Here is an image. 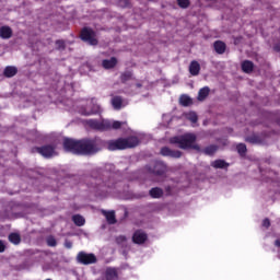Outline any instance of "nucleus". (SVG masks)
Masks as SVG:
<instances>
[{"label": "nucleus", "instance_id": "obj_1", "mask_svg": "<svg viewBox=\"0 0 280 280\" xmlns=\"http://www.w3.org/2000/svg\"><path fill=\"white\" fill-rule=\"evenodd\" d=\"M104 147V140L101 138L84 139L75 141L73 139L66 138L63 140V148L66 152H72V154H96Z\"/></svg>", "mask_w": 280, "mask_h": 280}, {"label": "nucleus", "instance_id": "obj_2", "mask_svg": "<svg viewBox=\"0 0 280 280\" xmlns=\"http://www.w3.org/2000/svg\"><path fill=\"white\" fill-rule=\"evenodd\" d=\"M139 145V138L129 137V138H118L116 140H108L106 142L103 141V148H107L110 152H115L117 150H128L130 148H137Z\"/></svg>", "mask_w": 280, "mask_h": 280}, {"label": "nucleus", "instance_id": "obj_3", "mask_svg": "<svg viewBox=\"0 0 280 280\" xmlns=\"http://www.w3.org/2000/svg\"><path fill=\"white\" fill-rule=\"evenodd\" d=\"M170 143H173L180 148V150H200V147L196 143V135L195 133H185L183 136H176L170 139Z\"/></svg>", "mask_w": 280, "mask_h": 280}, {"label": "nucleus", "instance_id": "obj_4", "mask_svg": "<svg viewBox=\"0 0 280 280\" xmlns=\"http://www.w3.org/2000/svg\"><path fill=\"white\" fill-rule=\"evenodd\" d=\"M117 187V184L115 183V179H108L103 185L98 187V191H101V196L103 198H106V196H110V194H115V188Z\"/></svg>", "mask_w": 280, "mask_h": 280}, {"label": "nucleus", "instance_id": "obj_5", "mask_svg": "<svg viewBox=\"0 0 280 280\" xmlns=\"http://www.w3.org/2000/svg\"><path fill=\"white\" fill-rule=\"evenodd\" d=\"M77 261L83 266H89L91 264L97 262V257L94 254H86L85 252H80L77 256Z\"/></svg>", "mask_w": 280, "mask_h": 280}, {"label": "nucleus", "instance_id": "obj_6", "mask_svg": "<svg viewBox=\"0 0 280 280\" xmlns=\"http://www.w3.org/2000/svg\"><path fill=\"white\" fill-rule=\"evenodd\" d=\"M88 126L90 128H93L94 130H108L110 128V120H95L90 119L88 120Z\"/></svg>", "mask_w": 280, "mask_h": 280}, {"label": "nucleus", "instance_id": "obj_7", "mask_svg": "<svg viewBox=\"0 0 280 280\" xmlns=\"http://www.w3.org/2000/svg\"><path fill=\"white\" fill-rule=\"evenodd\" d=\"M81 38L89 43V45H97V38H95V32L91 28H83L81 32Z\"/></svg>", "mask_w": 280, "mask_h": 280}, {"label": "nucleus", "instance_id": "obj_8", "mask_svg": "<svg viewBox=\"0 0 280 280\" xmlns=\"http://www.w3.org/2000/svg\"><path fill=\"white\" fill-rule=\"evenodd\" d=\"M91 104H92V107L91 106L81 107L79 113L81 115L89 116V115H97V113L102 112V107H100V105L93 104V102H91Z\"/></svg>", "mask_w": 280, "mask_h": 280}, {"label": "nucleus", "instance_id": "obj_9", "mask_svg": "<svg viewBox=\"0 0 280 280\" xmlns=\"http://www.w3.org/2000/svg\"><path fill=\"white\" fill-rule=\"evenodd\" d=\"M37 152L42 154L45 159H51V156H56V149L52 145H44L37 148Z\"/></svg>", "mask_w": 280, "mask_h": 280}, {"label": "nucleus", "instance_id": "obj_10", "mask_svg": "<svg viewBox=\"0 0 280 280\" xmlns=\"http://www.w3.org/2000/svg\"><path fill=\"white\" fill-rule=\"evenodd\" d=\"M151 174H154L155 176H163L165 174L167 166H165V163L163 162H155L153 167L148 168Z\"/></svg>", "mask_w": 280, "mask_h": 280}, {"label": "nucleus", "instance_id": "obj_11", "mask_svg": "<svg viewBox=\"0 0 280 280\" xmlns=\"http://www.w3.org/2000/svg\"><path fill=\"white\" fill-rule=\"evenodd\" d=\"M161 154L162 156H170L171 159H180V156H183L180 151L172 150L167 147L161 149Z\"/></svg>", "mask_w": 280, "mask_h": 280}, {"label": "nucleus", "instance_id": "obj_12", "mask_svg": "<svg viewBox=\"0 0 280 280\" xmlns=\"http://www.w3.org/2000/svg\"><path fill=\"white\" fill-rule=\"evenodd\" d=\"M112 106L115 110H121L124 106H128V102L124 101L120 96L112 97Z\"/></svg>", "mask_w": 280, "mask_h": 280}, {"label": "nucleus", "instance_id": "obj_13", "mask_svg": "<svg viewBox=\"0 0 280 280\" xmlns=\"http://www.w3.org/2000/svg\"><path fill=\"white\" fill-rule=\"evenodd\" d=\"M132 240H133L135 244H143V242H145V240H148V235L141 231H137V232H135Z\"/></svg>", "mask_w": 280, "mask_h": 280}, {"label": "nucleus", "instance_id": "obj_14", "mask_svg": "<svg viewBox=\"0 0 280 280\" xmlns=\"http://www.w3.org/2000/svg\"><path fill=\"white\" fill-rule=\"evenodd\" d=\"M209 93H211V89H209V86H205V88L200 89L198 92L197 100L199 102H205L207 100V97H209Z\"/></svg>", "mask_w": 280, "mask_h": 280}, {"label": "nucleus", "instance_id": "obj_15", "mask_svg": "<svg viewBox=\"0 0 280 280\" xmlns=\"http://www.w3.org/2000/svg\"><path fill=\"white\" fill-rule=\"evenodd\" d=\"M0 38H12V28L10 26L0 27Z\"/></svg>", "mask_w": 280, "mask_h": 280}, {"label": "nucleus", "instance_id": "obj_16", "mask_svg": "<svg viewBox=\"0 0 280 280\" xmlns=\"http://www.w3.org/2000/svg\"><path fill=\"white\" fill-rule=\"evenodd\" d=\"M102 66L104 69H113L117 66V58L112 57L110 59H105L103 60Z\"/></svg>", "mask_w": 280, "mask_h": 280}, {"label": "nucleus", "instance_id": "obj_17", "mask_svg": "<svg viewBox=\"0 0 280 280\" xmlns=\"http://www.w3.org/2000/svg\"><path fill=\"white\" fill-rule=\"evenodd\" d=\"M103 215H105L108 224H115L117 222V219H115V211H102Z\"/></svg>", "mask_w": 280, "mask_h": 280}, {"label": "nucleus", "instance_id": "obj_18", "mask_svg": "<svg viewBox=\"0 0 280 280\" xmlns=\"http://www.w3.org/2000/svg\"><path fill=\"white\" fill-rule=\"evenodd\" d=\"M4 75L5 78H14V75L16 73H19V69H16V67L14 66H8L5 69H4Z\"/></svg>", "mask_w": 280, "mask_h": 280}, {"label": "nucleus", "instance_id": "obj_19", "mask_svg": "<svg viewBox=\"0 0 280 280\" xmlns=\"http://www.w3.org/2000/svg\"><path fill=\"white\" fill-rule=\"evenodd\" d=\"M189 72L190 75H198V73H200V63H198V61L190 62Z\"/></svg>", "mask_w": 280, "mask_h": 280}, {"label": "nucleus", "instance_id": "obj_20", "mask_svg": "<svg viewBox=\"0 0 280 280\" xmlns=\"http://www.w3.org/2000/svg\"><path fill=\"white\" fill-rule=\"evenodd\" d=\"M254 68H255V66L253 65L252 61L245 60L242 63V69L244 71V73H252Z\"/></svg>", "mask_w": 280, "mask_h": 280}, {"label": "nucleus", "instance_id": "obj_21", "mask_svg": "<svg viewBox=\"0 0 280 280\" xmlns=\"http://www.w3.org/2000/svg\"><path fill=\"white\" fill-rule=\"evenodd\" d=\"M212 167L215 170H224V167H229V164L224 160H215L211 163Z\"/></svg>", "mask_w": 280, "mask_h": 280}, {"label": "nucleus", "instance_id": "obj_22", "mask_svg": "<svg viewBox=\"0 0 280 280\" xmlns=\"http://www.w3.org/2000/svg\"><path fill=\"white\" fill-rule=\"evenodd\" d=\"M106 280H117V270L108 268L105 272Z\"/></svg>", "mask_w": 280, "mask_h": 280}, {"label": "nucleus", "instance_id": "obj_23", "mask_svg": "<svg viewBox=\"0 0 280 280\" xmlns=\"http://www.w3.org/2000/svg\"><path fill=\"white\" fill-rule=\"evenodd\" d=\"M72 221L74 222V224L77 226H84L86 220L84 219V217L80 215V214H75L72 217Z\"/></svg>", "mask_w": 280, "mask_h": 280}, {"label": "nucleus", "instance_id": "obj_24", "mask_svg": "<svg viewBox=\"0 0 280 280\" xmlns=\"http://www.w3.org/2000/svg\"><path fill=\"white\" fill-rule=\"evenodd\" d=\"M214 49L217 54H224V51H226V44H224L223 42H215Z\"/></svg>", "mask_w": 280, "mask_h": 280}, {"label": "nucleus", "instance_id": "obj_25", "mask_svg": "<svg viewBox=\"0 0 280 280\" xmlns=\"http://www.w3.org/2000/svg\"><path fill=\"white\" fill-rule=\"evenodd\" d=\"M151 198H161L163 196V189L155 187L150 190Z\"/></svg>", "mask_w": 280, "mask_h": 280}, {"label": "nucleus", "instance_id": "obj_26", "mask_svg": "<svg viewBox=\"0 0 280 280\" xmlns=\"http://www.w3.org/2000/svg\"><path fill=\"white\" fill-rule=\"evenodd\" d=\"M9 242H11V244H21V235L16 233H11L9 235Z\"/></svg>", "mask_w": 280, "mask_h": 280}, {"label": "nucleus", "instance_id": "obj_27", "mask_svg": "<svg viewBox=\"0 0 280 280\" xmlns=\"http://www.w3.org/2000/svg\"><path fill=\"white\" fill-rule=\"evenodd\" d=\"M124 124H126V122L119 121V120H110V128L108 130H110V129L119 130V128H121L124 126Z\"/></svg>", "mask_w": 280, "mask_h": 280}, {"label": "nucleus", "instance_id": "obj_28", "mask_svg": "<svg viewBox=\"0 0 280 280\" xmlns=\"http://www.w3.org/2000/svg\"><path fill=\"white\" fill-rule=\"evenodd\" d=\"M218 152V147L217 145H209L203 150V154H208L211 156L212 154H215Z\"/></svg>", "mask_w": 280, "mask_h": 280}, {"label": "nucleus", "instance_id": "obj_29", "mask_svg": "<svg viewBox=\"0 0 280 280\" xmlns=\"http://www.w3.org/2000/svg\"><path fill=\"white\" fill-rule=\"evenodd\" d=\"M179 104H182V106H189L191 104V98L187 95H182L179 98Z\"/></svg>", "mask_w": 280, "mask_h": 280}, {"label": "nucleus", "instance_id": "obj_30", "mask_svg": "<svg viewBox=\"0 0 280 280\" xmlns=\"http://www.w3.org/2000/svg\"><path fill=\"white\" fill-rule=\"evenodd\" d=\"M186 118L188 121H191V124H196V121H198V115L195 112H189L186 114Z\"/></svg>", "mask_w": 280, "mask_h": 280}, {"label": "nucleus", "instance_id": "obj_31", "mask_svg": "<svg viewBox=\"0 0 280 280\" xmlns=\"http://www.w3.org/2000/svg\"><path fill=\"white\" fill-rule=\"evenodd\" d=\"M121 82H128L129 80H132V72H124L120 75Z\"/></svg>", "mask_w": 280, "mask_h": 280}, {"label": "nucleus", "instance_id": "obj_32", "mask_svg": "<svg viewBox=\"0 0 280 280\" xmlns=\"http://www.w3.org/2000/svg\"><path fill=\"white\" fill-rule=\"evenodd\" d=\"M236 150H237L238 154H241V156H244V154H246V144L240 143L236 147Z\"/></svg>", "mask_w": 280, "mask_h": 280}, {"label": "nucleus", "instance_id": "obj_33", "mask_svg": "<svg viewBox=\"0 0 280 280\" xmlns=\"http://www.w3.org/2000/svg\"><path fill=\"white\" fill-rule=\"evenodd\" d=\"M46 242L49 246H57V244H58V242L56 241V238L54 236H48Z\"/></svg>", "mask_w": 280, "mask_h": 280}, {"label": "nucleus", "instance_id": "obj_34", "mask_svg": "<svg viewBox=\"0 0 280 280\" xmlns=\"http://www.w3.org/2000/svg\"><path fill=\"white\" fill-rule=\"evenodd\" d=\"M179 8H189V0H177Z\"/></svg>", "mask_w": 280, "mask_h": 280}, {"label": "nucleus", "instance_id": "obj_35", "mask_svg": "<svg viewBox=\"0 0 280 280\" xmlns=\"http://www.w3.org/2000/svg\"><path fill=\"white\" fill-rule=\"evenodd\" d=\"M56 47L57 49H65V40H57Z\"/></svg>", "mask_w": 280, "mask_h": 280}, {"label": "nucleus", "instance_id": "obj_36", "mask_svg": "<svg viewBox=\"0 0 280 280\" xmlns=\"http://www.w3.org/2000/svg\"><path fill=\"white\" fill-rule=\"evenodd\" d=\"M262 226H265V229H269L270 228V219H265L262 221Z\"/></svg>", "mask_w": 280, "mask_h": 280}, {"label": "nucleus", "instance_id": "obj_37", "mask_svg": "<svg viewBox=\"0 0 280 280\" xmlns=\"http://www.w3.org/2000/svg\"><path fill=\"white\" fill-rule=\"evenodd\" d=\"M116 242H117V244H124V242H126V236H118L116 238Z\"/></svg>", "mask_w": 280, "mask_h": 280}, {"label": "nucleus", "instance_id": "obj_38", "mask_svg": "<svg viewBox=\"0 0 280 280\" xmlns=\"http://www.w3.org/2000/svg\"><path fill=\"white\" fill-rule=\"evenodd\" d=\"M5 252V243H3V241H0V253H4Z\"/></svg>", "mask_w": 280, "mask_h": 280}, {"label": "nucleus", "instance_id": "obj_39", "mask_svg": "<svg viewBox=\"0 0 280 280\" xmlns=\"http://www.w3.org/2000/svg\"><path fill=\"white\" fill-rule=\"evenodd\" d=\"M65 246H66V248H72L73 243H71V241H66Z\"/></svg>", "mask_w": 280, "mask_h": 280}, {"label": "nucleus", "instance_id": "obj_40", "mask_svg": "<svg viewBox=\"0 0 280 280\" xmlns=\"http://www.w3.org/2000/svg\"><path fill=\"white\" fill-rule=\"evenodd\" d=\"M122 3H124L125 5H128V0H120V1H119V4L121 5Z\"/></svg>", "mask_w": 280, "mask_h": 280}, {"label": "nucleus", "instance_id": "obj_41", "mask_svg": "<svg viewBox=\"0 0 280 280\" xmlns=\"http://www.w3.org/2000/svg\"><path fill=\"white\" fill-rule=\"evenodd\" d=\"M246 141H249V143H255V138H247Z\"/></svg>", "mask_w": 280, "mask_h": 280}, {"label": "nucleus", "instance_id": "obj_42", "mask_svg": "<svg viewBox=\"0 0 280 280\" xmlns=\"http://www.w3.org/2000/svg\"><path fill=\"white\" fill-rule=\"evenodd\" d=\"M275 244H276V246H280V241L279 240H277L276 242H275Z\"/></svg>", "mask_w": 280, "mask_h": 280}, {"label": "nucleus", "instance_id": "obj_43", "mask_svg": "<svg viewBox=\"0 0 280 280\" xmlns=\"http://www.w3.org/2000/svg\"><path fill=\"white\" fill-rule=\"evenodd\" d=\"M275 50H276V51H280V48L277 47V46H275Z\"/></svg>", "mask_w": 280, "mask_h": 280}, {"label": "nucleus", "instance_id": "obj_44", "mask_svg": "<svg viewBox=\"0 0 280 280\" xmlns=\"http://www.w3.org/2000/svg\"><path fill=\"white\" fill-rule=\"evenodd\" d=\"M137 88H138V89H141V84H138Z\"/></svg>", "mask_w": 280, "mask_h": 280}]
</instances>
